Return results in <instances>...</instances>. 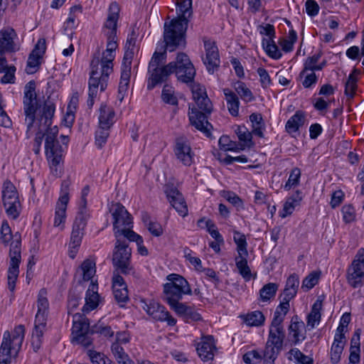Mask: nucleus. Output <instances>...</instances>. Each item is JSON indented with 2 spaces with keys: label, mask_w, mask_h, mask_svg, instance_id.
I'll return each instance as SVG.
<instances>
[{
  "label": "nucleus",
  "mask_w": 364,
  "mask_h": 364,
  "mask_svg": "<svg viewBox=\"0 0 364 364\" xmlns=\"http://www.w3.org/2000/svg\"><path fill=\"white\" fill-rule=\"evenodd\" d=\"M175 73L178 80L188 83L193 80L196 70L188 56L184 53H180L176 60L166 65L148 69L147 89L153 90L157 85L166 82L169 75Z\"/></svg>",
  "instance_id": "obj_1"
},
{
  "label": "nucleus",
  "mask_w": 364,
  "mask_h": 364,
  "mask_svg": "<svg viewBox=\"0 0 364 364\" xmlns=\"http://www.w3.org/2000/svg\"><path fill=\"white\" fill-rule=\"evenodd\" d=\"M176 12L178 16L164 23V37L171 49L186 40V33L189 18L192 16V1L177 0Z\"/></svg>",
  "instance_id": "obj_2"
},
{
  "label": "nucleus",
  "mask_w": 364,
  "mask_h": 364,
  "mask_svg": "<svg viewBox=\"0 0 364 364\" xmlns=\"http://www.w3.org/2000/svg\"><path fill=\"white\" fill-rule=\"evenodd\" d=\"M192 94L198 108L189 107L190 122L196 129L208 136L210 134V129L213 128L208 121V115L213 110V105L207 96L205 88L199 84L193 85Z\"/></svg>",
  "instance_id": "obj_3"
},
{
  "label": "nucleus",
  "mask_w": 364,
  "mask_h": 364,
  "mask_svg": "<svg viewBox=\"0 0 364 364\" xmlns=\"http://www.w3.org/2000/svg\"><path fill=\"white\" fill-rule=\"evenodd\" d=\"M25 326H16L11 333L4 332L0 347V364H10L12 358H16L24 339Z\"/></svg>",
  "instance_id": "obj_4"
},
{
  "label": "nucleus",
  "mask_w": 364,
  "mask_h": 364,
  "mask_svg": "<svg viewBox=\"0 0 364 364\" xmlns=\"http://www.w3.org/2000/svg\"><path fill=\"white\" fill-rule=\"evenodd\" d=\"M46 295L47 291L45 289H41L38 295V311L36 315L35 325L31 338V346L35 352H37L41 347L43 333L46 328L49 308V303Z\"/></svg>",
  "instance_id": "obj_5"
},
{
  "label": "nucleus",
  "mask_w": 364,
  "mask_h": 364,
  "mask_svg": "<svg viewBox=\"0 0 364 364\" xmlns=\"http://www.w3.org/2000/svg\"><path fill=\"white\" fill-rule=\"evenodd\" d=\"M80 269L82 272V279L84 281L91 280L86 291L85 304L82 309L84 314H87L95 309L100 303L97 282H93L92 279L96 273L95 262L93 259H87L82 263Z\"/></svg>",
  "instance_id": "obj_6"
},
{
  "label": "nucleus",
  "mask_w": 364,
  "mask_h": 364,
  "mask_svg": "<svg viewBox=\"0 0 364 364\" xmlns=\"http://www.w3.org/2000/svg\"><path fill=\"white\" fill-rule=\"evenodd\" d=\"M23 103L26 122L27 124V132H31L34 124H38L40 110L43 107H41L38 102L34 80L29 81L25 85ZM46 103H50V102H45L43 105ZM53 105H54L53 103Z\"/></svg>",
  "instance_id": "obj_7"
},
{
  "label": "nucleus",
  "mask_w": 364,
  "mask_h": 364,
  "mask_svg": "<svg viewBox=\"0 0 364 364\" xmlns=\"http://www.w3.org/2000/svg\"><path fill=\"white\" fill-rule=\"evenodd\" d=\"M285 339V330L283 324L272 322L269 326L267 341L264 347L265 364H274L281 353Z\"/></svg>",
  "instance_id": "obj_8"
},
{
  "label": "nucleus",
  "mask_w": 364,
  "mask_h": 364,
  "mask_svg": "<svg viewBox=\"0 0 364 364\" xmlns=\"http://www.w3.org/2000/svg\"><path fill=\"white\" fill-rule=\"evenodd\" d=\"M132 249L126 240H117L112 253V264L116 274H134L135 269L132 264Z\"/></svg>",
  "instance_id": "obj_9"
},
{
  "label": "nucleus",
  "mask_w": 364,
  "mask_h": 364,
  "mask_svg": "<svg viewBox=\"0 0 364 364\" xmlns=\"http://www.w3.org/2000/svg\"><path fill=\"white\" fill-rule=\"evenodd\" d=\"M167 283L164 284V299L165 301H173L182 299L183 296L191 294L188 282L182 276L171 274L167 277Z\"/></svg>",
  "instance_id": "obj_10"
},
{
  "label": "nucleus",
  "mask_w": 364,
  "mask_h": 364,
  "mask_svg": "<svg viewBox=\"0 0 364 364\" xmlns=\"http://www.w3.org/2000/svg\"><path fill=\"white\" fill-rule=\"evenodd\" d=\"M55 107L51 103H46L42 109L40 110L38 124H36L37 132L34 139L35 154H38L40 151V147L45 136L44 131L53 123V117L55 113Z\"/></svg>",
  "instance_id": "obj_11"
},
{
  "label": "nucleus",
  "mask_w": 364,
  "mask_h": 364,
  "mask_svg": "<svg viewBox=\"0 0 364 364\" xmlns=\"http://www.w3.org/2000/svg\"><path fill=\"white\" fill-rule=\"evenodd\" d=\"M15 240L11 243L9 256L10 264L8 269V288L14 291L16 287V282L19 273V264L21 262V236L15 235Z\"/></svg>",
  "instance_id": "obj_12"
},
{
  "label": "nucleus",
  "mask_w": 364,
  "mask_h": 364,
  "mask_svg": "<svg viewBox=\"0 0 364 364\" xmlns=\"http://www.w3.org/2000/svg\"><path fill=\"white\" fill-rule=\"evenodd\" d=\"M205 57L203 58V62L210 74H213L218 70L220 65L219 50L216 42L206 36L203 38Z\"/></svg>",
  "instance_id": "obj_13"
},
{
  "label": "nucleus",
  "mask_w": 364,
  "mask_h": 364,
  "mask_svg": "<svg viewBox=\"0 0 364 364\" xmlns=\"http://www.w3.org/2000/svg\"><path fill=\"white\" fill-rule=\"evenodd\" d=\"M88 218V210L85 207L77 212L70 235V246L73 249L78 248L80 246Z\"/></svg>",
  "instance_id": "obj_14"
},
{
  "label": "nucleus",
  "mask_w": 364,
  "mask_h": 364,
  "mask_svg": "<svg viewBox=\"0 0 364 364\" xmlns=\"http://www.w3.org/2000/svg\"><path fill=\"white\" fill-rule=\"evenodd\" d=\"M133 58L134 53L132 50H129V49L125 50L122 63L121 77L118 87L117 97L120 101H122L125 93L129 88L131 77L132 62Z\"/></svg>",
  "instance_id": "obj_15"
},
{
  "label": "nucleus",
  "mask_w": 364,
  "mask_h": 364,
  "mask_svg": "<svg viewBox=\"0 0 364 364\" xmlns=\"http://www.w3.org/2000/svg\"><path fill=\"white\" fill-rule=\"evenodd\" d=\"M109 212L113 218L114 233L116 230L133 227V218L124 205L119 203L112 204Z\"/></svg>",
  "instance_id": "obj_16"
},
{
  "label": "nucleus",
  "mask_w": 364,
  "mask_h": 364,
  "mask_svg": "<svg viewBox=\"0 0 364 364\" xmlns=\"http://www.w3.org/2000/svg\"><path fill=\"white\" fill-rule=\"evenodd\" d=\"M173 154L183 166H190L194 161V153L188 141L183 137L176 138L173 145Z\"/></svg>",
  "instance_id": "obj_17"
},
{
  "label": "nucleus",
  "mask_w": 364,
  "mask_h": 364,
  "mask_svg": "<svg viewBox=\"0 0 364 364\" xmlns=\"http://www.w3.org/2000/svg\"><path fill=\"white\" fill-rule=\"evenodd\" d=\"M143 309L154 319L160 321H166L168 326H173L176 323V319L171 316L166 308L156 302L151 301L149 304L143 302Z\"/></svg>",
  "instance_id": "obj_18"
},
{
  "label": "nucleus",
  "mask_w": 364,
  "mask_h": 364,
  "mask_svg": "<svg viewBox=\"0 0 364 364\" xmlns=\"http://www.w3.org/2000/svg\"><path fill=\"white\" fill-rule=\"evenodd\" d=\"M46 156L52 171L57 173L58 166L63 159V149L58 141H52L50 137L45 140Z\"/></svg>",
  "instance_id": "obj_19"
},
{
  "label": "nucleus",
  "mask_w": 364,
  "mask_h": 364,
  "mask_svg": "<svg viewBox=\"0 0 364 364\" xmlns=\"http://www.w3.org/2000/svg\"><path fill=\"white\" fill-rule=\"evenodd\" d=\"M119 11V4L115 1L112 2L109 6L107 19L102 28L104 36H117Z\"/></svg>",
  "instance_id": "obj_20"
},
{
  "label": "nucleus",
  "mask_w": 364,
  "mask_h": 364,
  "mask_svg": "<svg viewBox=\"0 0 364 364\" xmlns=\"http://www.w3.org/2000/svg\"><path fill=\"white\" fill-rule=\"evenodd\" d=\"M166 197L171 206L182 217L188 215V207L182 193L176 188H167L165 191Z\"/></svg>",
  "instance_id": "obj_21"
},
{
  "label": "nucleus",
  "mask_w": 364,
  "mask_h": 364,
  "mask_svg": "<svg viewBox=\"0 0 364 364\" xmlns=\"http://www.w3.org/2000/svg\"><path fill=\"white\" fill-rule=\"evenodd\" d=\"M164 45L160 48H157V50L153 54V56L149 63L148 69H152L157 67H161L166 62V51L173 52L178 48H183L186 46V41L183 44H178L176 46V48L171 49L168 47V42L165 39L164 34L163 35Z\"/></svg>",
  "instance_id": "obj_22"
},
{
  "label": "nucleus",
  "mask_w": 364,
  "mask_h": 364,
  "mask_svg": "<svg viewBox=\"0 0 364 364\" xmlns=\"http://www.w3.org/2000/svg\"><path fill=\"white\" fill-rule=\"evenodd\" d=\"M112 289L116 301L120 306H124L129 299L127 287L123 277L115 272L112 277Z\"/></svg>",
  "instance_id": "obj_23"
},
{
  "label": "nucleus",
  "mask_w": 364,
  "mask_h": 364,
  "mask_svg": "<svg viewBox=\"0 0 364 364\" xmlns=\"http://www.w3.org/2000/svg\"><path fill=\"white\" fill-rule=\"evenodd\" d=\"M196 350L202 360L208 361L213 360L214 351L216 350L213 336H206L202 337L201 341L198 344Z\"/></svg>",
  "instance_id": "obj_24"
},
{
  "label": "nucleus",
  "mask_w": 364,
  "mask_h": 364,
  "mask_svg": "<svg viewBox=\"0 0 364 364\" xmlns=\"http://www.w3.org/2000/svg\"><path fill=\"white\" fill-rule=\"evenodd\" d=\"M115 54L114 52H107L106 50L102 53L101 58V66L102 70V92L105 91L107 87V80L109 75L113 71V60Z\"/></svg>",
  "instance_id": "obj_25"
},
{
  "label": "nucleus",
  "mask_w": 364,
  "mask_h": 364,
  "mask_svg": "<svg viewBox=\"0 0 364 364\" xmlns=\"http://www.w3.org/2000/svg\"><path fill=\"white\" fill-rule=\"evenodd\" d=\"M363 275L364 257L361 259H356L353 262L352 267L348 270V281L353 288H356Z\"/></svg>",
  "instance_id": "obj_26"
},
{
  "label": "nucleus",
  "mask_w": 364,
  "mask_h": 364,
  "mask_svg": "<svg viewBox=\"0 0 364 364\" xmlns=\"http://www.w3.org/2000/svg\"><path fill=\"white\" fill-rule=\"evenodd\" d=\"M115 112L114 109L107 105H101L99 115V126L111 128L114 123Z\"/></svg>",
  "instance_id": "obj_27"
},
{
  "label": "nucleus",
  "mask_w": 364,
  "mask_h": 364,
  "mask_svg": "<svg viewBox=\"0 0 364 364\" xmlns=\"http://www.w3.org/2000/svg\"><path fill=\"white\" fill-rule=\"evenodd\" d=\"M16 36L14 29L1 31L0 32V54L6 51L14 50V38Z\"/></svg>",
  "instance_id": "obj_28"
},
{
  "label": "nucleus",
  "mask_w": 364,
  "mask_h": 364,
  "mask_svg": "<svg viewBox=\"0 0 364 364\" xmlns=\"http://www.w3.org/2000/svg\"><path fill=\"white\" fill-rule=\"evenodd\" d=\"M322 301L319 297L316 299L311 307V312L307 316V327L309 329H313L316 323H318L321 320V311L322 309Z\"/></svg>",
  "instance_id": "obj_29"
},
{
  "label": "nucleus",
  "mask_w": 364,
  "mask_h": 364,
  "mask_svg": "<svg viewBox=\"0 0 364 364\" xmlns=\"http://www.w3.org/2000/svg\"><path fill=\"white\" fill-rule=\"evenodd\" d=\"M304 326V323L303 321H299L298 316H294L291 318V323L289 326V334H292L293 336V341L292 343L294 345H296L300 341H304L306 338L304 335L300 334V330Z\"/></svg>",
  "instance_id": "obj_30"
},
{
  "label": "nucleus",
  "mask_w": 364,
  "mask_h": 364,
  "mask_svg": "<svg viewBox=\"0 0 364 364\" xmlns=\"http://www.w3.org/2000/svg\"><path fill=\"white\" fill-rule=\"evenodd\" d=\"M225 100L228 104V109L230 114L233 117H237L239 113L240 102L237 95L228 88L223 90Z\"/></svg>",
  "instance_id": "obj_31"
},
{
  "label": "nucleus",
  "mask_w": 364,
  "mask_h": 364,
  "mask_svg": "<svg viewBox=\"0 0 364 364\" xmlns=\"http://www.w3.org/2000/svg\"><path fill=\"white\" fill-rule=\"evenodd\" d=\"M2 200L4 204L19 200L16 187L9 180L5 181L3 184Z\"/></svg>",
  "instance_id": "obj_32"
},
{
  "label": "nucleus",
  "mask_w": 364,
  "mask_h": 364,
  "mask_svg": "<svg viewBox=\"0 0 364 364\" xmlns=\"http://www.w3.org/2000/svg\"><path fill=\"white\" fill-rule=\"evenodd\" d=\"M132 227H127L124 230H116L114 236L117 240L127 239L131 242H136L137 245L143 244V238L132 230Z\"/></svg>",
  "instance_id": "obj_33"
},
{
  "label": "nucleus",
  "mask_w": 364,
  "mask_h": 364,
  "mask_svg": "<svg viewBox=\"0 0 364 364\" xmlns=\"http://www.w3.org/2000/svg\"><path fill=\"white\" fill-rule=\"evenodd\" d=\"M262 45L267 55L273 59L278 60L282 58V54L279 50L274 38H263Z\"/></svg>",
  "instance_id": "obj_34"
},
{
  "label": "nucleus",
  "mask_w": 364,
  "mask_h": 364,
  "mask_svg": "<svg viewBox=\"0 0 364 364\" xmlns=\"http://www.w3.org/2000/svg\"><path fill=\"white\" fill-rule=\"evenodd\" d=\"M304 116L301 112H296L286 123L285 129L289 134L297 132L304 124Z\"/></svg>",
  "instance_id": "obj_35"
},
{
  "label": "nucleus",
  "mask_w": 364,
  "mask_h": 364,
  "mask_svg": "<svg viewBox=\"0 0 364 364\" xmlns=\"http://www.w3.org/2000/svg\"><path fill=\"white\" fill-rule=\"evenodd\" d=\"M243 360L247 364H257L263 361L266 363V356L264 355V349L262 350H252L243 355Z\"/></svg>",
  "instance_id": "obj_36"
},
{
  "label": "nucleus",
  "mask_w": 364,
  "mask_h": 364,
  "mask_svg": "<svg viewBox=\"0 0 364 364\" xmlns=\"http://www.w3.org/2000/svg\"><path fill=\"white\" fill-rule=\"evenodd\" d=\"M73 333L75 336L89 333V323L77 314L73 316Z\"/></svg>",
  "instance_id": "obj_37"
},
{
  "label": "nucleus",
  "mask_w": 364,
  "mask_h": 364,
  "mask_svg": "<svg viewBox=\"0 0 364 364\" xmlns=\"http://www.w3.org/2000/svg\"><path fill=\"white\" fill-rule=\"evenodd\" d=\"M346 343L343 341L333 340L329 353L330 360L333 364L340 362Z\"/></svg>",
  "instance_id": "obj_38"
},
{
  "label": "nucleus",
  "mask_w": 364,
  "mask_h": 364,
  "mask_svg": "<svg viewBox=\"0 0 364 364\" xmlns=\"http://www.w3.org/2000/svg\"><path fill=\"white\" fill-rule=\"evenodd\" d=\"M233 234V240L237 245V256H248L246 236L237 230H234Z\"/></svg>",
  "instance_id": "obj_39"
},
{
  "label": "nucleus",
  "mask_w": 364,
  "mask_h": 364,
  "mask_svg": "<svg viewBox=\"0 0 364 364\" xmlns=\"http://www.w3.org/2000/svg\"><path fill=\"white\" fill-rule=\"evenodd\" d=\"M250 120L252 126V133L260 138H263V129H264V123L262 114L259 113H252L250 116Z\"/></svg>",
  "instance_id": "obj_40"
},
{
  "label": "nucleus",
  "mask_w": 364,
  "mask_h": 364,
  "mask_svg": "<svg viewBox=\"0 0 364 364\" xmlns=\"http://www.w3.org/2000/svg\"><path fill=\"white\" fill-rule=\"evenodd\" d=\"M265 320L264 314L259 311L248 313L244 318V321L247 326H259L263 325Z\"/></svg>",
  "instance_id": "obj_41"
},
{
  "label": "nucleus",
  "mask_w": 364,
  "mask_h": 364,
  "mask_svg": "<svg viewBox=\"0 0 364 364\" xmlns=\"http://www.w3.org/2000/svg\"><path fill=\"white\" fill-rule=\"evenodd\" d=\"M112 353L118 364H126L130 363V357L124 351V349L117 343H112L111 346Z\"/></svg>",
  "instance_id": "obj_42"
},
{
  "label": "nucleus",
  "mask_w": 364,
  "mask_h": 364,
  "mask_svg": "<svg viewBox=\"0 0 364 364\" xmlns=\"http://www.w3.org/2000/svg\"><path fill=\"white\" fill-rule=\"evenodd\" d=\"M278 289V284L276 283H268L263 286L259 290V298L262 301H268L274 298Z\"/></svg>",
  "instance_id": "obj_43"
},
{
  "label": "nucleus",
  "mask_w": 364,
  "mask_h": 364,
  "mask_svg": "<svg viewBox=\"0 0 364 364\" xmlns=\"http://www.w3.org/2000/svg\"><path fill=\"white\" fill-rule=\"evenodd\" d=\"M247 256H237L235 257L236 267L241 276L247 280L251 277V270L247 264Z\"/></svg>",
  "instance_id": "obj_44"
},
{
  "label": "nucleus",
  "mask_w": 364,
  "mask_h": 364,
  "mask_svg": "<svg viewBox=\"0 0 364 364\" xmlns=\"http://www.w3.org/2000/svg\"><path fill=\"white\" fill-rule=\"evenodd\" d=\"M289 303L282 299L279 305L277 307L274 311V318L272 322L283 323L285 316L289 311Z\"/></svg>",
  "instance_id": "obj_45"
},
{
  "label": "nucleus",
  "mask_w": 364,
  "mask_h": 364,
  "mask_svg": "<svg viewBox=\"0 0 364 364\" xmlns=\"http://www.w3.org/2000/svg\"><path fill=\"white\" fill-rule=\"evenodd\" d=\"M68 203L60 202L57 203L54 218V226L60 227L61 224L65 223L66 218V208Z\"/></svg>",
  "instance_id": "obj_46"
},
{
  "label": "nucleus",
  "mask_w": 364,
  "mask_h": 364,
  "mask_svg": "<svg viewBox=\"0 0 364 364\" xmlns=\"http://www.w3.org/2000/svg\"><path fill=\"white\" fill-rule=\"evenodd\" d=\"M321 57V53H319L307 58L304 65V69L300 73L299 76L302 77L308 71H315V68Z\"/></svg>",
  "instance_id": "obj_47"
},
{
  "label": "nucleus",
  "mask_w": 364,
  "mask_h": 364,
  "mask_svg": "<svg viewBox=\"0 0 364 364\" xmlns=\"http://www.w3.org/2000/svg\"><path fill=\"white\" fill-rule=\"evenodd\" d=\"M161 98L165 103L177 105L178 99L174 95L173 87L169 85H165L161 92Z\"/></svg>",
  "instance_id": "obj_48"
},
{
  "label": "nucleus",
  "mask_w": 364,
  "mask_h": 364,
  "mask_svg": "<svg viewBox=\"0 0 364 364\" xmlns=\"http://www.w3.org/2000/svg\"><path fill=\"white\" fill-rule=\"evenodd\" d=\"M101 64V59H100L99 54L97 55H95L90 63V77L89 80L92 79L96 80L97 82L99 80L100 83L102 82V70L101 69V74L98 73V65Z\"/></svg>",
  "instance_id": "obj_49"
},
{
  "label": "nucleus",
  "mask_w": 364,
  "mask_h": 364,
  "mask_svg": "<svg viewBox=\"0 0 364 364\" xmlns=\"http://www.w3.org/2000/svg\"><path fill=\"white\" fill-rule=\"evenodd\" d=\"M89 86V92H88V100H87V106L89 108H92L94 105V100L97 97L98 87L99 86L101 87V83L98 80L97 82L96 80L92 79L88 82Z\"/></svg>",
  "instance_id": "obj_50"
},
{
  "label": "nucleus",
  "mask_w": 364,
  "mask_h": 364,
  "mask_svg": "<svg viewBox=\"0 0 364 364\" xmlns=\"http://www.w3.org/2000/svg\"><path fill=\"white\" fill-rule=\"evenodd\" d=\"M41 58L38 55L31 53L27 61L26 72L28 74H33L37 72L41 65Z\"/></svg>",
  "instance_id": "obj_51"
},
{
  "label": "nucleus",
  "mask_w": 364,
  "mask_h": 364,
  "mask_svg": "<svg viewBox=\"0 0 364 364\" xmlns=\"http://www.w3.org/2000/svg\"><path fill=\"white\" fill-rule=\"evenodd\" d=\"M358 78L353 75H349L347 81L345 83V95L348 99H353L355 96L357 89Z\"/></svg>",
  "instance_id": "obj_52"
},
{
  "label": "nucleus",
  "mask_w": 364,
  "mask_h": 364,
  "mask_svg": "<svg viewBox=\"0 0 364 364\" xmlns=\"http://www.w3.org/2000/svg\"><path fill=\"white\" fill-rule=\"evenodd\" d=\"M320 274V272H312L310 273L303 280L301 289L305 291L312 289L318 282Z\"/></svg>",
  "instance_id": "obj_53"
},
{
  "label": "nucleus",
  "mask_w": 364,
  "mask_h": 364,
  "mask_svg": "<svg viewBox=\"0 0 364 364\" xmlns=\"http://www.w3.org/2000/svg\"><path fill=\"white\" fill-rule=\"evenodd\" d=\"M109 128H106L99 126L98 129L95 133V144L101 149L107 142V138L109 136Z\"/></svg>",
  "instance_id": "obj_54"
},
{
  "label": "nucleus",
  "mask_w": 364,
  "mask_h": 364,
  "mask_svg": "<svg viewBox=\"0 0 364 364\" xmlns=\"http://www.w3.org/2000/svg\"><path fill=\"white\" fill-rule=\"evenodd\" d=\"M235 90L243 100L250 102L253 100L252 92L244 82H237L235 85Z\"/></svg>",
  "instance_id": "obj_55"
},
{
  "label": "nucleus",
  "mask_w": 364,
  "mask_h": 364,
  "mask_svg": "<svg viewBox=\"0 0 364 364\" xmlns=\"http://www.w3.org/2000/svg\"><path fill=\"white\" fill-rule=\"evenodd\" d=\"M239 140L244 143L243 146H250L252 141V133L245 126H238L235 130Z\"/></svg>",
  "instance_id": "obj_56"
},
{
  "label": "nucleus",
  "mask_w": 364,
  "mask_h": 364,
  "mask_svg": "<svg viewBox=\"0 0 364 364\" xmlns=\"http://www.w3.org/2000/svg\"><path fill=\"white\" fill-rule=\"evenodd\" d=\"M301 177V170L296 167L294 168L289 175V177L284 185V188L287 191L290 190L293 186H297L299 183Z\"/></svg>",
  "instance_id": "obj_57"
},
{
  "label": "nucleus",
  "mask_w": 364,
  "mask_h": 364,
  "mask_svg": "<svg viewBox=\"0 0 364 364\" xmlns=\"http://www.w3.org/2000/svg\"><path fill=\"white\" fill-rule=\"evenodd\" d=\"M7 215L13 219H16L20 215V201L6 203L4 204Z\"/></svg>",
  "instance_id": "obj_58"
},
{
  "label": "nucleus",
  "mask_w": 364,
  "mask_h": 364,
  "mask_svg": "<svg viewBox=\"0 0 364 364\" xmlns=\"http://www.w3.org/2000/svg\"><path fill=\"white\" fill-rule=\"evenodd\" d=\"M341 212L343 214V219L346 223H350L355 220V210L352 205H346L343 206Z\"/></svg>",
  "instance_id": "obj_59"
},
{
  "label": "nucleus",
  "mask_w": 364,
  "mask_h": 364,
  "mask_svg": "<svg viewBox=\"0 0 364 364\" xmlns=\"http://www.w3.org/2000/svg\"><path fill=\"white\" fill-rule=\"evenodd\" d=\"M180 300L181 299H176V301H167V304L177 314L184 316L189 306H187L183 303H181Z\"/></svg>",
  "instance_id": "obj_60"
},
{
  "label": "nucleus",
  "mask_w": 364,
  "mask_h": 364,
  "mask_svg": "<svg viewBox=\"0 0 364 364\" xmlns=\"http://www.w3.org/2000/svg\"><path fill=\"white\" fill-rule=\"evenodd\" d=\"M71 184L70 179L63 181L60 188V196L58 202L68 203L69 200V188Z\"/></svg>",
  "instance_id": "obj_61"
},
{
  "label": "nucleus",
  "mask_w": 364,
  "mask_h": 364,
  "mask_svg": "<svg viewBox=\"0 0 364 364\" xmlns=\"http://www.w3.org/2000/svg\"><path fill=\"white\" fill-rule=\"evenodd\" d=\"M299 205V204L295 203L292 200L288 198L284 204L282 210L279 213V216L282 218H284L290 215L294 210L295 207Z\"/></svg>",
  "instance_id": "obj_62"
},
{
  "label": "nucleus",
  "mask_w": 364,
  "mask_h": 364,
  "mask_svg": "<svg viewBox=\"0 0 364 364\" xmlns=\"http://www.w3.org/2000/svg\"><path fill=\"white\" fill-rule=\"evenodd\" d=\"M81 6H74L70 8V14L67 21L64 23V31H66L68 29H73L74 28L75 25V18L73 15V13H74L76 11H81Z\"/></svg>",
  "instance_id": "obj_63"
},
{
  "label": "nucleus",
  "mask_w": 364,
  "mask_h": 364,
  "mask_svg": "<svg viewBox=\"0 0 364 364\" xmlns=\"http://www.w3.org/2000/svg\"><path fill=\"white\" fill-rule=\"evenodd\" d=\"M1 242L4 244H8L12 238L11 230L6 221L1 224Z\"/></svg>",
  "instance_id": "obj_64"
}]
</instances>
